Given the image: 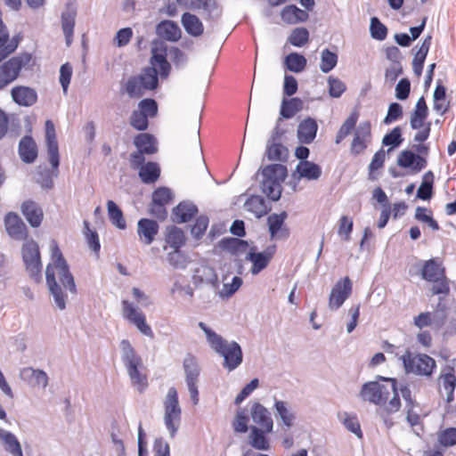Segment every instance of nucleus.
<instances>
[{
  "label": "nucleus",
  "mask_w": 456,
  "mask_h": 456,
  "mask_svg": "<svg viewBox=\"0 0 456 456\" xmlns=\"http://www.w3.org/2000/svg\"><path fill=\"white\" fill-rule=\"evenodd\" d=\"M249 444L256 450L267 451L270 449V441L267 435L273 430L269 428H258L250 426Z\"/></svg>",
  "instance_id": "obj_30"
},
{
  "label": "nucleus",
  "mask_w": 456,
  "mask_h": 456,
  "mask_svg": "<svg viewBox=\"0 0 456 456\" xmlns=\"http://www.w3.org/2000/svg\"><path fill=\"white\" fill-rule=\"evenodd\" d=\"M172 190L166 186L156 188L151 193V201L149 204V214L159 221H164L167 217L166 205L174 200Z\"/></svg>",
  "instance_id": "obj_9"
},
{
  "label": "nucleus",
  "mask_w": 456,
  "mask_h": 456,
  "mask_svg": "<svg viewBox=\"0 0 456 456\" xmlns=\"http://www.w3.org/2000/svg\"><path fill=\"white\" fill-rule=\"evenodd\" d=\"M447 89L444 86L441 79L436 81V86L434 91V110H436L441 115L445 114L450 108L449 103L446 106H444L440 102L444 101L446 98Z\"/></svg>",
  "instance_id": "obj_49"
},
{
  "label": "nucleus",
  "mask_w": 456,
  "mask_h": 456,
  "mask_svg": "<svg viewBox=\"0 0 456 456\" xmlns=\"http://www.w3.org/2000/svg\"><path fill=\"white\" fill-rule=\"evenodd\" d=\"M18 153L25 164H32L38 157V148L30 134L24 135L19 142Z\"/></svg>",
  "instance_id": "obj_25"
},
{
  "label": "nucleus",
  "mask_w": 456,
  "mask_h": 456,
  "mask_svg": "<svg viewBox=\"0 0 456 456\" xmlns=\"http://www.w3.org/2000/svg\"><path fill=\"white\" fill-rule=\"evenodd\" d=\"M377 379L379 380L390 382L391 386H392V390L394 393V396L390 399V401L387 403H386L385 404H383L384 408L381 410L384 411H387L388 413L397 412L401 408V400H400V395L398 393V383H397L396 379L386 378V377H382L379 375L377 376Z\"/></svg>",
  "instance_id": "obj_42"
},
{
  "label": "nucleus",
  "mask_w": 456,
  "mask_h": 456,
  "mask_svg": "<svg viewBox=\"0 0 456 456\" xmlns=\"http://www.w3.org/2000/svg\"><path fill=\"white\" fill-rule=\"evenodd\" d=\"M281 18L287 24H297L306 21L309 14L306 10H302L296 4H289L281 12Z\"/></svg>",
  "instance_id": "obj_34"
},
{
  "label": "nucleus",
  "mask_w": 456,
  "mask_h": 456,
  "mask_svg": "<svg viewBox=\"0 0 456 456\" xmlns=\"http://www.w3.org/2000/svg\"><path fill=\"white\" fill-rule=\"evenodd\" d=\"M444 372L439 377L443 380L444 390L456 388V370L453 365H445L443 370Z\"/></svg>",
  "instance_id": "obj_62"
},
{
  "label": "nucleus",
  "mask_w": 456,
  "mask_h": 456,
  "mask_svg": "<svg viewBox=\"0 0 456 456\" xmlns=\"http://www.w3.org/2000/svg\"><path fill=\"white\" fill-rule=\"evenodd\" d=\"M338 56L336 52L325 48L321 53L320 69L323 73L330 72L338 64Z\"/></svg>",
  "instance_id": "obj_52"
},
{
  "label": "nucleus",
  "mask_w": 456,
  "mask_h": 456,
  "mask_svg": "<svg viewBox=\"0 0 456 456\" xmlns=\"http://www.w3.org/2000/svg\"><path fill=\"white\" fill-rule=\"evenodd\" d=\"M76 16L77 11L74 8L68 7V10L61 13V28L67 46H69L73 41Z\"/></svg>",
  "instance_id": "obj_36"
},
{
  "label": "nucleus",
  "mask_w": 456,
  "mask_h": 456,
  "mask_svg": "<svg viewBox=\"0 0 456 456\" xmlns=\"http://www.w3.org/2000/svg\"><path fill=\"white\" fill-rule=\"evenodd\" d=\"M166 240L171 248L179 249L185 242V236L181 228L172 225L168 228Z\"/></svg>",
  "instance_id": "obj_55"
},
{
  "label": "nucleus",
  "mask_w": 456,
  "mask_h": 456,
  "mask_svg": "<svg viewBox=\"0 0 456 456\" xmlns=\"http://www.w3.org/2000/svg\"><path fill=\"white\" fill-rule=\"evenodd\" d=\"M183 368L185 373L186 382H198L200 375V368L197 358L191 353L186 354L183 361Z\"/></svg>",
  "instance_id": "obj_37"
},
{
  "label": "nucleus",
  "mask_w": 456,
  "mask_h": 456,
  "mask_svg": "<svg viewBox=\"0 0 456 456\" xmlns=\"http://www.w3.org/2000/svg\"><path fill=\"white\" fill-rule=\"evenodd\" d=\"M444 270L440 268L438 263L430 258L425 262L421 270L422 279L427 281L437 282L439 276H444Z\"/></svg>",
  "instance_id": "obj_45"
},
{
  "label": "nucleus",
  "mask_w": 456,
  "mask_h": 456,
  "mask_svg": "<svg viewBox=\"0 0 456 456\" xmlns=\"http://www.w3.org/2000/svg\"><path fill=\"white\" fill-rule=\"evenodd\" d=\"M141 85L145 90H156L159 86V72L154 67L144 68L140 75H137Z\"/></svg>",
  "instance_id": "obj_43"
},
{
  "label": "nucleus",
  "mask_w": 456,
  "mask_h": 456,
  "mask_svg": "<svg viewBox=\"0 0 456 456\" xmlns=\"http://www.w3.org/2000/svg\"><path fill=\"white\" fill-rule=\"evenodd\" d=\"M371 139V125L366 120L362 121L356 127L350 147V152L354 156L362 153L368 147Z\"/></svg>",
  "instance_id": "obj_17"
},
{
  "label": "nucleus",
  "mask_w": 456,
  "mask_h": 456,
  "mask_svg": "<svg viewBox=\"0 0 456 456\" xmlns=\"http://www.w3.org/2000/svg\"><path fill=\"white\" fill-rule=\"evenodd\" d=\"M122 362L126 368L127 373L133 386L137 387L140 393L144 392L148 387L147 377L141 373L140 368L142 367V360L136 354L134 348L127 339L121 341Z\"/></svg>",
  "instance_id": "obj_4"
},
{
  "label": "nucleus",
  "mask_w": 456,
  "mask_h": 456,
  "mask_svg": "<svg viewBox=\"0 0 456 456\" xmlns=\"http://www.w3.org/2000/svg\"><path fill=\"white\" fill-rule=\"evenodd\" d=\"M107 211L109 219L114 226L119 230L126 229L127 225L123 211L115 201L111 200L107 201Z\"/></svg>",
  "instance_id": "obj_44"
},
{
  "label": "nucleus",
  "mask_w": 456,
  "mask_h": 456,
  "mask_svg": "<svg viewBox=\"0 0 456 456\" xmlns=\"http://www.w3.org/2000/svg\"><path fill=\"white\" fill-rule=\"evenodd\" d=\"M157 35L169 42H177L181 38V29L178 24L171 20L160 21L156 27Z\"/></svg>",
  "instance_id": "obj_32"
},
{
  "label": "nucleus",
  "mask_w": 456,
  "mask_h": 456,
  "mask_svg": "<svg viewBox=\"0 0 456 456\" xmlns=\"http://www.w3.org/2000/svg\"><path fill=\"white\" fill-rule=\"evenodd\" d=\"M199 9L204 10L205 19L209 20H217L222 13V10L216 0H201L199 3Z\"/></svg>",
  "instance_id": "obj_57"
},
{
  "label": "nucleus",
  "mask_w": 456,
  "mask_h": 456,
  "mask_svg": "<svg viewBox=\"0 0 456 456\" xmlns=\"http://www.w3.org/2000/svg\"><path fill=\"white\" fill-rule=\"evenodd\" d=\"M123 315L130 322L134 324L137 329L145 336L152 338L153 331L146 322V317L142 313L137 311V308L128 300H122Z\"/></svg>",
  "instance_id": "obj_16"
},
{
  "label": "nucleus",
  "mask_w": 456,
  "mask_h": 456,
  "mask_svg": "<svg viewBox=\"0 0 456 456\" xmlns=\"http://www.w3.org/2000/svg\"><path fill=\"white\" fill-rule=\"evenodd\" d=\"M274 409L277 415L281 418L283 426L291 428L296 419L295 414L288 408L287 403L281 400L275 399Z\"/></svg>",
  "instance_id": "obj_51"
},
{
  "label": "nucleus",
  "mask_w": 456,
  "mask_h": 456,
  "mask_svg": "<svg viewBox=\"0 0 456 456\" xmlns=\"http://www.w3.org/2000/svg\"><path fill=\"white\" fill-rule=\"evenodd\" d=\"M304 102L298 97H292L289 99L283 98L281 104L280 117L276 124L281 123L282 119H289L293 118L296 113L303 109Z\"/></svg>",
  "instance_id": "obj_33"
},
{
  "label": "nucleus",
  "mask_w": 456,
  "mask_h": 456,
  "mask_svg": "<svg viewBox=\"0 0 456 456\" xmlns=\"http://www.w3.org/2000/svg\"><path fill=\"white\" fill-rule=\"evenodd\" d=\"M133 169H138V176L144 184H152L156 183L161 174L160 166L156 161H142L137 159H130Z\"/></svg>",
  "instance_id": "obj_15"
},
{
  "label": "nucleus",
  "mask_w": 456,
  "mask_h": 456,
  "mask_svg": "<svg viewBox=\"0 0 456 456\" xmlns=\"http://www.w3.org/2000/svg\"><path fill=\"white\" fill-rule=\"evenodd\" d=\"M370 33L373 39L383 41L387 37V28L378 17L374 16L370 18Z\"/></svg>",
  "instance_id": "obj_58"
},
{
  "label": "nucleus",
  "mask_w": 456,
  "mask_h": 456,
  "mask_svg": "<svg viewBox=\"0 0 456 456\" xmlns=\"http://www.w3.org/2000/svg\"><path fill=\"white\" fill-rule=\"evenodd\" d=\"M33 60L30 53H21L0 65V90L13 82L20 76L22 68Z\"/></svg>",
  "instance_id": "obj_6"
},
{
  "label": "nucleus",
  "mask_w": 456,
  "mask_h": 456,
  "mask_svg": "<svg viewBox=\"0 0 456 456\" xmlns=\"http://www.w3.org/2000/svg\"><path fill=\"white\" fill-rule=\"evenodd\" d=\"M137 110L144 114L148 118H154L158 115L159 111L158 102L153 98H144L139 102Z\"/></svg>",
  "instance_id": "obj_61"
},
{
  "label": "nucleus",
  "mask_w": 456,
  "mask_h": 456,
  "mask_svg": "<svg viewBox=\"0 0 456 456\" xmlns=\"http://www.w3.org/2000/svg\"><path fill=\"white\" fill-rule=\"evenodd\" d=\"M20 379L30 387H41L45 388L49 383L47 373L40 369L24 367L20 370Z\"/></svg>",
  "instance_id": "obj_23"
},
{
  "label": "nucleus",
  "mask_w": 456,
  "mask_h": 456,
  "mask_svg": "<svg viewBox=\"0 0 456 456\" xmlns=\"http://www.w3.org/2000/svg\"><path fill=\"white\" fill-rule=\"evenodd\" d=\"M386 160V152L383 148L379 149L378 151L375 152V154L372 157V159L369 165V173H368V179L370 181H377L378 180V175L376 174V171L381 167H383L384 163Z\"/></svg>",
  "instance_id": "obj_53"
},
{
  "label": "nucleus",
  "mask_w": 456,
  "mask_h": 456,
  "mask_svg": "<svg viewBox=\"0 0 456 456\" xmlns=\"http://www.w3.org/2000/svg\"><path fill=\"white\" fill-rule=\"evenodd\" d=\"M85 236L88 247L96 254L101 250V242L98 232L95 230L90 229V223L86 220L84 221Z\"/></svg>",
  "instance_id": "obj_60"
},
{
  "label": "nucleus",
  "mask_w": 456,
  "mask_h": 456,
  "mask_svg": "<svg viewBox=\"0 0 456 456\" xmlns=\"http://www.w3.org/2000/svg\"><path fill=\"white\" fill-rule=\"evenodd\" d=\"M159 231V224L154 219L143 217L137 223V233L145 245H150L155 240Z\"/></svg>",
  "instance_id": "obj_27"
},
{
  "label": "nucleus",
  "mask_w": 456,
  "mask_h": 456,
  "mask_svg": "<svg viewBox=\"0 0 456 456\" xmlns=\"http://www.w3.org/2000/svg\"><path fill=\"white\" fill-rule=\"evenodd\" d=\"M309 40V31L307 28L304 27H299L294 28L289 37L288 41L289 44H291L293 46L296 47H302L304 46Z\"/></svg>",
  "instance_id": "obj_59"
},
{
  "label": "nucleus",
  "mask_w": 456,
  "mask_h": 456,
  "mask_svg": "<svg viewBox=\"0 0 456 456\" xmlns=\"http://www.w3.org/2000/svg\"><path fill=\"white\" fill-rule=\"evenodd\" d=\"M45 126V143L51 168H41V167H38V169L37 170L36 183L42 190L50 191L54 186L53 178L59 175L61 157L53 122L47 119Z\"/></svg>",
  "instance_id": "obj_1"
},
{
  "label": "nucleus",
  "mask_w": 456,
  "mask_h": 456,
  "mask_svg": "<svg viewBox=\"0 0 456 456\" xmlns=\"http://www.w3.org/2000/svg\"><path fill=\"white\" fill-rule=\"evenodd\" d=\"M397 165L402 168L411 169V174H417L428 166L426 157L411 150H403L398 155Z\"/></svg>",
  "instance_id": "obj_19"
},
{
  "label": "nucleus",
  "mask_w": 456,
  "mask_h": 456,
  "mask_svg": "<svg viewBox=\"0 0 456 456\" xmlns=\"http://www.w3.org/2000/svg\"><path fill=\"white\" fill-rule=\"evenodd\" d=\"M284 64L286 69L294 73H299L306 67L307 61L303 54L294 52L285 57Z\"/></svg>",
  "instance_id": "obj_47"
},
{
  "label": "nucleus",
  "mask_w": 456,
  "mask_h": 456,
  "mask_svg": "<svg viewBox=\"0 0 456 456\" xmlns=\"http://www.w3.org/2000/svg\"><path fill=\"white\" fill-rule=\"evenodd\" d=\"M53 244L52 258L54 262L55 267L59 271L60 281L71 294H77V286L74 277L69 270V265L55 240H53Z\"/></svg>",
  "instance_id": "obj_10"
},
{
  "label": "nucleus",
  "mask_w": 456,
  "mask_h": 456,
  "mask_svg": "<svg viewBox=\"0 0 456 456\" xmlns=\"http://www.w3.org/2000/svg\"><path fill=\"white\" fill-rule=\"evenodd\" d=\"M277 251V245H268L264 251L258 252L256 246L249 248L246 260L252 263L251 273L256 275L265 270Z\"/></svg>",
  "instance_id": "obj_11"
},
{
  "label": "nucleus",
  "mask_w": 456,
  "mask_h": 456,
  "mask_svg": "<svg viewBox=\"0 0 456 456\" xmlns=\"http://www.w3.org/2000/svg\"><path fill=\"white\" fill-rule=\"evenodd\" d=\"M209 225V217L207 215L196 216L194 222L190 225V232L195 240H200L205 235Z\"/></svg>",
  "instance_id": "obj_50"
},
{
  "label": "nucleus",
  "mask_w": 456,
  "mask_h": 456,
  "mask_svg": "<svg viewBox=\"0 0 456 456\" xmlns=\"http://www.w3.org/2000/svg\"><path fill=\"white\" fill-rule=\"evenodd\" d=\"M359 396L363 402L381 406L387 403L389 391L386 386L380 384L378 380L368 381L362 386Z\"/></svg>",
  "instance_id": "obj_13"
},
{
  "label": "nucleus",
  "mask_w": 456,
  "mask_h": 456,
  "mask_svg": "<svg viewBox=\"0 0 456 456\" xmlns=\"http://www.w3.org/2000/svg\"><path fill=\"white\" fill-rule=\"evenodd\" d=\"M250 415L252 420L259 426L258 428H269V430L273 429V420L271 413L262 403L255 402L251 405Z\"/></svg>",
  "instance_id": "obj_31"
},
{
  "label": "nucleus",
  "mask_w": 456,
  "mask_h": 456,
  "mask_svg": "<svg viewBox=\"0 0 456 456\" xmlns=\"http://www.w3.org/2000/svg\"><path fill=\"white\" fill-rule=\"evenodd\" d=\"M200 272L202 273L192 276V281L196 287L203 283L210 284L215 289L219 287L218 276L213 267L204 266L201 270H197L198 273Z\"/></svg>",
  "instance_id": "obj_39"
},
{
  "label": "nucleus",
  "mask_w": 456,
  "mask_h": 456,
  "mask_svg": "<svg viewBox=\"0 0 456 456\" xmlns=\"http://www.w3.org/2000/svg\"><path fill=\"white\" fill-rule=\"evenodd\" d=\"M21 214L33 228L41 225L44 219V212L37 202L33 200H26L20 206Z\"/></svg>",
  "instance_id": "obj_24"
},
{
  "label": "nucleus",
  "mask_w": 456,
  "mask_h": 456,
  "mask_svg": "<svg viewBox=\"0 0 456 456\" xmlns=\"http://www.w3.org/2000/svg\"><path fill=\"white\" fill-rule=\"evenodd\" d=\"M164 423L170 436L174 438L179 429L182 419V409L179 405L178 392L175 387L168 388L164 401Z\"/></svg>",
  "instance_id": "obj_5"
},
{
  "label": "nucleus",
  "mask_w": 456,
  "mask_h": 456,
  "mask_svg": "<svg viewBox=\"0 0 456 456\" xmlns=\"http://www.w3.org/2000/svg\"><path fill=\"white\" fill-rule=\"evenodd\" d=\"M286 130L280 124H275L270 137L266 142L265 157L270 161L286 162L289 157V149L281 142Z\"/></svg>",
  "instance_id": "obj_8"
},
{
  "label": "nucleus",
  "mask_w": 456,
  "mask_h": 456,
  "mask_svg": "<svg viewBox=\"0 0 456 456\" xmlns=\"http://www.w3.org/2000/svg\"><path fill=\"white\" fill-rule=\"evenodd\" d=\"M0 439L4 444L6 452L12 456H23L20 443L13 433L0 428Z\"/></svg>",
  "instance_id": "obj_38"
},
{
  "label": "nucleus",
  "mask_w": 456,
  "mask_h": 456,
  "mask_svg": "<svg viewBox=\"0 0 456 456\" xmlns=\"http://www.w3.org/2000/svg\"><path fill=\"white\" fill-rule=\"evenodd\" d=\"M199 208L192 201L182 200L172 209L171 219L175 224H185L196 217Z\"/></svg>",
  "instance_id": "obj_22"
},
{
  "label": "nucleus",
  "mask_w": 456,
  "mask_h": 456,
  "mask_svg": "<svg viewBox=\"0 0 456 456\" xmlns=\"http://www.w3.org/2000/svg\"><path fill=\"white\" fill-rule=\"evenodd\" d=\"M353 283L348 276L339 279L332 288L329 306L331 310L338 309L352 293Z\"/></svg>",
  "instance_id": "obj_14"
},
{
  "label": "nucleus",
  "mask_w": 456,
  "mask_h": 456,
  "mask_svg": "<svg viewBox=\"0 0 456 456\" xmlns=\"http://www.w3.org/2000/svg\"><path fill=\"white\" fill-rule=\"evenodd\" d=\"M21 256L26 271L31 279L38 283L42 281V262L38 244L30 240L21 248Z\"/></svg>",
  "instance_id": "obj_7"
},
{
  "label": "nucleus",
  "mask_w": 456,
  "mask_h": 456,
  "mask_svg": "<svg viewBox=\"0 0 456 456\" xmlns=\"http://www.w3.org/2000/svg\"><path fill=\"white\" fill-rule=\"evenodd\" d=\"M259 172L263 177L260 184L261 191L270 201H278L282 192L281 183L288 176L287 167L281 163H272L258 170L256 175Z\"/></svg>",
  "instance_id": "obj_3"
},
{
  "label": "nucleus",
  "mask_w": 456,
  "mask_h": 456,
  "mask_svg": "<svg viewBox=\"0 0 456 456\" xmlns=\"http://www.w3.org/2000/svg\"><path fill=\"white\" fill-rule=\"evenodd\" d=\"M288 217L286 211L280 214H272L267 217L268 232L271 240L284 239L289 237V229L285 225V220Z\"/></svg>",
  "instance_id": "obj_18"
},
{
  "label": "nucleus",
  "mask_w": 456,
  "mask_h": 456,
  "mask_svg": "<svg viewBox=\"0 0 456 456\" xmlns=\"http://www.w3.org/2000/svg\"><path fill=\"white\" fill-rule=\"evenodd\" d=\"M243 280L240 276H234L230 283H224L219 295L223 298H230L242 286Z\"/></svg>",
  "instance_id": "obj_64"
},
{
  "label": "nucleus",
  "mask_w": 456,
  "mask_h": 456,
  "mask_svg": "<svg viewBox=\"0 0 456 456\" xmlns=\"http://www.w3.org/2000/svg\"><path fill=\"white\" fill-rule=\"evenodd\" d=\"M359 118V113L357 110H354L350 113L347 118L339 127L336 138L335 143L339 144L355 128L356 123Z\"/></svg>",
  "instance_id": "obj_46"
},
{
  "label": "nucleus",
  "mask_w": 456,
  "mask_h": 456,
  "mask_svg": "<svg viewBox=\"0 0 456 456\" xmlns=\"http://www.w3.org/2000/svg\"><path fill=\"white\" fill-rule=\"evenodd\" d=\"M244 209L260 219L272 210V205L263 196L252 194L246 200Z\"/></svg>",
  "instance_id": "obj_26"
},
{
  "label": "nucleus",
  "mask_w": 456,
  "mask_h": 456,
  "mask_svg": "<svg viewBox=\"0 0 456 456\" xmlns=\"http://www.w3.org/2000/svg\"><path fill=\"white\" fill-rule=\"evenodd\" d=\"M11 94L13 102L23 107H30L37 101L36 90L28 86H14L11 91Z\"/></svg>",
  "instance_id": "obj_29"
},
{
  "label": "nucleus",
  "mask_w": 456,
  "mask_h": 456,
  "mask_svg": "<svg viewBox=\"0 0 456 456\" xmlns=\"http://www.w3.org/2000/svg\"><path fill=\"white\" fill-rule=\"evenodd\" d=\"M249 417L245 408H240L236 411L235 419L232 421V428L235 433L244 434L250 430L248 426Z\"/></svg>",
  "instance_id": "obj_56"
},
{
  "label": "nucleus",
  "mask_w": 456,
  "mask_h": 456,
  "mask_svg": "<svg viewBox=\"0 0 456 456\" xmlns=\"http://www.w3.org/2000/svg\"><path fill=\"white\" fill-rule=\"evenodd\" d=\"M249 246L248 242L240 238L224 237L218 242V247L232 255L243 252Z\"/></svg>",
  "instance_id": "obj_41"
},
{
  "label": "nucleus",
  "mask_w": 456,
  "mask_h": 456,
  "mask_svg": "<svg viewBox=\"0 0 456 456\" xmlns=\"http://www.w3.org/2000/svg\"><path fill=\"white\" fill-rule=\"evenodd\" d=\"M7 234L13 240H23L28 237V229L22 219L15 212H8L4 216Z\"/></svg>",
  "instance_id": "obj_20"
},
{
  "label": "nucleus",
  "mask_w": 456,
  "mask_h": 456,
  "mask_svg": "<svg viewBox=\"0 0 456 456\" xmlns=\"http://www.w3.org/2000/svg\"><path fill=\"white\" fill-rule=\"evenodd\" d=\"M403 142L402 128L395 126L389 133L386 134L382 139L383 146H390L387 152L393 149L399 147Z\"/></svg>",
  "instance_id": "obj_54"
},
{
  "label": "nucleus",
  "mask_w": 456,
  "mask_h": 456,
  "mask_svg": "<svg viewBox=\"0 0 456 456\" xmlns=\"http://www.w3.org/2000/svg\"><path fill=\"white\" fill-rule=\"evenodd\" d=\"M317 131V121L311 117L305 118L297 126V136L298 142L303 144L312 143L316 137Z\"/></svg>",
  "instance_id": "obj_28"
},
{
  "label": "nucleus",
  "mask_w": 456,
  "mask_h": 456,
  "mask_svg": "<svg viewBox=\"0 0 456 456\" xmlns=\"http://www.w3.org/2000/svg\"><path fill=\"white\" fill-rule=\"evenodd\" d=\"M136 151L130 154V159L145 160V155H153L159 151L157 138L149 133H139L133 141Z\"/></svg>",
  "instance_id": "obj_12"
},
{
  "label": "nucleus",
  "mask_w": 456,
  "mask_h": 456,
  "mask_svg": "<svg viewBox=\"0 0 456 456\" xmlns=\"http://www.w3.org/2000/svg\"><path fill=\"white\" fill-rule=\"evenodd\" d=\"M181 23L186 33L191 37H200L204 32V26L200 18L191 12H186L183 13Z\"/></svg>",
  "instance_id": "obj_35"
},
{
  "label": "nucleus",
  "mask_w": 456,
  "mask_h": 456,
  "mask_svg": "<svg viewBox=\"0 0 456 456\" xmlns=\"http://www.w3.org/2000/svg\"><path fill=\"white\" fill-rule=\"evenodd\" d=\"M46 285L50 294L53 296L56 306L60 310L66 308L67 295L62 291L61 286L56 281L53 266L48 264L45 269Z\"/></svg>",
  "instance_id": "obj_21"
},
{
  "label": "nucleus",
  "mask_w": 456,
  "mask_h": 456,
  "mask_svg": "<svg viewBox=\"0 0 456 456\" xmlns=\"http://www.w3.org/2000/svg\"><path fill=\"white\" fill-rule=\"evenodd\" d=\"M125 90L131 98H140L143 94V88L137 76L130 77L126 85Z\"/></svg>",
  "instance_id": "obj_63"
},
{
  "label": "nucleus",
  "mask_w": 456,
  "mask_h": 456,
  "mask_svg": "<svg viewBox=\"0 0 456 456\" xmlns=\"http://www.w3.org/2000/svg\"><path fill=\"white\" fill-rule=\"evenodd\" d=\"M199 327L205 332L207 341L211 349L223 357V367L225 370L232 371L242 363L243 352L238 342L232 340L228 343L226 339L203 322H199Z\"/></svg>",
  "instance_id": "obj_2"
},
{
  "label": "nucleus",
  "mask_w": 456,
  "mask_h": 456,
  "mask_svg": "<svg viewBox=\"0 0 456 456\" xmlns=\"http://www.w3.org/2000/svg\"><path fill=\"white\" fill-rule=\"evenodd\" d=\"M436 368V361L426 354L418 355V364L415 372L418 375L430 377Z\"/></svg>",
  "instance_id": "obj_48"
},
{
  "label": "nucleus",
  "mask_w": 456,
  "mask_h": 456,
  "mask_svg": "<svg viewBox=\"0 0 456 456\" xmlns=\"http://www.w3.org/2000/svg\"><path fill=\"white\" fill-rule=\"evenodd\" d=\"M296 172L298 174L299 178L317 180L322 175V167L318 164L308 160L299 162L296 167Z\"/></svg>",
  "instance_id": "obj_40"
}]
</instances>
